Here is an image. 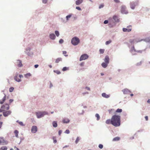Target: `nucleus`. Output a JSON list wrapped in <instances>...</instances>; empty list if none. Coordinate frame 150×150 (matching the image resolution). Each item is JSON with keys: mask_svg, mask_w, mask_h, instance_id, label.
Here are the masks:
<instances>
[{"mask_svg": "<svg viewBox=\"0 0 150 150\" xmlns=\"http://www.w3.org/2000/svg\"><path fill=\"white\" fill-rule=\"evenodd\" d=\"M47 0H42V2L43 3L46 4L47 3Z\"/></svg>", "mask_w": 150, "mask_h": 150, "instance_id": "53", "label": "nucleus"}, {"mask_svg": "<svg viewBox=\"0 0 150 150\" xmlns=\"http://www.w3.org/2000/svg\"><path fill=\"white\" fill-rule=\"evenodd\" d=\"M59 43L60 44H62V43H63L64 42V40H62V39H61L60 40H59Z\"/></svg>", "mask_w": 150, "mask_h": 150, "instance_id": "50", "label": "nucleus"}, {"mask_svg": "<svg viewBox=\"0 0 150 150\" xmlns=\"http://www.w3.org/2000/svg\"><path fill=\"white\" fill-rule=\"evenodd\" d=\"M24 139V138L23 137L20 138V141L19 143V144H20L21 142Z\"/></svg>", "mask_w": 150, "mask_h": 150, "instance_id": "49", "label": "nucleus"}, {"mask_svg": "<svg viewBox=\"0 0 150 150\" xmlns=\"http://www.w3.org/2000/svg\"><path fill=\"white\" fill-rule=\"evenodd\" d=\"M104 50L103 49H100L99 50V52L100 54H103L104 52Z\"/></svg>", "mask_w": 150, "mask_h": 150, "instance_id": "36", "label": "nucleus"}, {"mask_svg": "<svg viewBox=\"0 0 150 150\" xmlns=\"http://www.w3.org/2000/svg\"><path fill=\"white\" fill-rule=\"evenodd\" d=\"M14 88L13 87H11L9 88V91L11 92H12L13 90H14Z\"/></svg>", "mask_w": 150, "mask_h": 150, "instance_id": "42", "label": "nucleus"}, {"mask_svg": "<svg viewBox=\"0 0 150 150\" xmlns=\"http://www.w3.org/2000/svg\"><path fill=\"white\" fill-rule=\"evenodd\" d=\"M31 74L30 73H27L26 74H25L24 75L25 77L26 78H28L29 77L31 76Z\"/></svg>", "mask_w": 150, "mask_h": 150, "instance_id": "30", "label": "nucleus"}, {"mask_svg": "<svg viewBox=\"0 0 150 150\" xmlns=\"http://www.w3.org/2000/svg\"><path fill=\"white\" fill-rule=\"evenodd\" d=\"M108 20H105L104 22V23L105 24H107L108 23Z\"/></svg>", "mask_w": 150, "mask_h": 150, "instance_id": "57", "label": "nucleus"}, {"mask_svg": "<svg viewBox=\"0 0 150 150\" xmlns=\"http://www.w3.org/2000/svg\"><path fill=\"white\" fill-rule=\"evenodd\" d=\"M88 58V56L86 54L82 55L80 57L79 60L81 61L87 59Z\"/></svg>", "mask_w": 150, "mask_h": 150, "instance_id": "6", "label": "nucleus"}, {"mask_svg": "<svg viewBox=\"0 0 150 150\" xmlns=\"http://www.w3.org/2000/svg\"><path fill=\"white\" fill-rule=\"evenodd\" d=\"M70 121V120L68 118L64 119L62 120V122L64 124H67Z\"/></svg>", "mask_w": 150, "mask_h": 150, "instance_id": "15", "label": "nucleus"}, {"mask_svg": "<svg viewBox=\"0 0 150 150\" xmlns=\"http://www.w3.org/2000/svg\"><path fill=\"white\" fill-rule=\"evenodd\" d=\"M62 130H60L58 131V135L59 136H60L62 132Z\"/></svg>", "mask_w": 150, "mask_h": 150, "instance_id": "46", "label": "nucleus"}, {"mask_svg": "<svg viewBox=\"0 0 150 150\" xmlns=\"http://www.w3.org/2000/svg\"><path fill=\"white\" fill-rule=\"evenodd\" d=\"M14 148H16V149L15 150H19V149L16 146H14Z\"/></svg>", "mask_w": 150, "mask_h": 150, "instance_id": "63", "label": "nucleus"}, {"mask_svg": "<svg viewBox=\"0 0 150 150\" xmlns=\"http://www.w3.org/2000/svg\"><path fill=\"white\" fill-rule=\"evenodd\" d=\"M145 118L146 121H148V117L147 116H146L145 117Z\"/></svg>", "mask_w": 150, "mask_h": 150, "instance_id": "56", "label": "nucleus"}, {"mask_svg": "<svg viewBox=\"0 0 150 150\" xmlns=\"http://www.w3.org/2000/svg\"><path fill=\"white\" fill-rule=\"evenodd\" d=\"M111 42V40H110L109 41H107L105 42V44L106 45H108Z\"/></svg>", "mask_w": 150, "mask_h": 150, "instance_id": "41", "label": "nucleus"}, {"mask_svg": "<svg viewBox=\"0 0 150 150\" xmlns=\"http://www.w3.org/2000/svg\"><path fill=\"white\" fill-rule=\"evenodd\" d=\"M114 1L116 3H118L120 2V1L119 0H114Z\"/></svg>", "mask_w": 150, "mask_h": 150, "instance_id": "59", "label": "nucleus"}, {"mask_svg": "<svg viewBox=\"0 0 150 150\" xmlns=\"http://www.w3.org/2000/svg\"><path fill=\"white\" fill-rule=\"evenodd\" d=\"M11 113V110L5 111L3 112V114L4 116L7 117Z\"/></svg>", "mask_w": 150, "mask_h": 150, "instance_id": "7", "label": "nucleus"}, {"mask_svg": "<svg viewBox=\"0 0 150 150\" xmlns=\"http://www.w3.org/2000/svg\"><path fill=\"white\" fill-rule=\"evenodd\" d=\"M31 132L33 133H36L38 131L37 127L36 126H33L31 128Z\"/></svg>", "mask_w": 150, "mask_h": 150, "instance_id": "10", "label": "nucleus"}, {"mask_svg": "<svg viewBox=\"0 0 150 150\" xmlns=\"http://www.w3.org/2000/svg\"><path fill=\"white\" fill-rule=\"evenodd\" d=\"M50 37L51 39L54 40L55 39L56 36L54 34L52 33L50 35Z\"/></svg>", "mask_w": 150, "mask_h": 150, "instance_id": "21", "label": "nucleus"}, {"mask_svg": "<svg viewBox=\"0 0 150 150\" xmlns=\"http://www.w3.org/2000/svg\"><path fill=\"white\" fill-rule=\"evenodd\" d=\"M52 139L53 140V142L54 144H55L57 142V140L56 137L53 136L52 137Z\"/></svg>", "mask_w": 150, "mask_h": 150, "instance_id": "31", "label": "nucleus"}, {"mask_svg": "<svg viewBox=\"0 0 150 150\" xmlns=\"http://www.w3.org/2000/svg\"><path fill=\"white\" fill-rule=\"evenodd\" d=\"M4 106H1L0 109V112H4L5 111L3 110V108L4 107Z\"/></svg>", "mask_w": 150, "mask_h": 150, "instance_id": "33", "label": "nucleus"}, {"mask_svg": "<svg viewBox=\"0 0 150 150\" xmlns=\"http://www.w3.org/2000/svg\"><path fill=\"white\" fill-rule=\"evenodd\" d=\"M114 110L113 109H111L109 110H108V111L110 114H111L112 113V111H114Z\"/></svg>", "mask_w": 150, "mask_h": 150, "instance_id": "45", "label": "nucleus"}, {"mask_svg": "<svg viewBox=\"0 0 150 150\" xmlns=\"http://www.w3.org/2000/svg\"><path fill=\"white\" fill-rule=\"evenodd\" d=\"M112 118L111 119H108L105 121V123L107 124H112Z\"/></svg>", "mask_w": 150, "mask_h": 150, "instance_id": "20", "label": "nucleus"}, {"mask_svg": "<svg viewBox=\"0 0 150 150\" xmlns=\"http://www.w3.org/2000/svg\"><path fill=\"white\" fill-rule=\"evenodd\" d=\"M130 52L133 55H135L136 53H135L134 52L142 53V50L136 51L134 47L133 46L132 49L130 50Z\"/></svg>", "mask_w": 150, "mask_h": 150, "instance_id": "4", "label": "nucleus"}, {"mask_svg": "<svg viewBox=\"0 0 150 150\" xmlns=\"http://www.w3.org/2000/svg\"><path fill=\"white\" fill-rule=\"evenodd\" d=\"M138 1H136L134 2H131L130 4V6L131 8L132 9H134L135 6L138 5Z\"/></svg>", "mask_w": 150, "mask_h": 150, "instance_id": "8", "label": "nucleus"}, {"mask_svg": "<svg viewBox=\"0 0 150 150\" xmlns=\"http://www.w3.org/2000/svg\"><path fill=\"white\" fill-rule=\"evenodd\" d=\"M4 96L2 98V99L0 100V104H3L6 100V94H4Z\"/></svg>", "mask_w": 150, "mask_h": 150, "instance_id": "17", "label": "nucleus"}, {"mask_svg": "<svg viewBox=\"0 0 150 150\" xmlns=\"http://www.w3.org/2000/svg\"><path fill=\"white\" fill-rule=\"evenodd\" d=\"M104 6V5L103 4H100L99 6V8H101L103 7Z\"/></svg>", "mask_w": 150, "mask_h": 150, "instance_id": "48", "label": "nucleus"}, {"mask_svg": "<svg viewBox=\"0 0 150 150\" xmlns=\"http://www.w3.org/2000/svg\"><path fill=\"white\" fill-rule=\"evenodd\" d=\"M134 40H129V42L131 43H133L134 42Z\"/></svg>", "mask_w": 150, "mask_h": 150, "instance_id": "58", "label": "nucleus"}, {"mask_svg": "<svg viewBox=\"0 0 150 150\" xmlns=\"http://www.w3.org/2000/svg\"><path fill=\"white\" fill-rule=\"evenodd\" d=\"M54 71L58 74H60L61 73V72L59 71Z\"/></svg>", "mask_w": 150, "mask_h": 150, "instance_id": "47", "label": "nucleus"}, {"mask_svg": "<svg viewBox=\"0 0 150 150\" xmlns=\"http://www.w3.org/2000/svg\"><path fill=\"white\" fill-rule=\"evenodd\" d=\"M134 139V136L131 137L129 138V139Z\"/></svg>", "mask_w": 150, "mask_h": 150, "instance_id": "62", "label": "nucleus"}, {"mask_svg": "<svg viewBox=\"0 0 150 150\" xmlns=\"http://www.w3.org/2000/svg\"><path fill=\"white\" fill-rule=\"evenodd\" d=\"M121 11L122 13L127 14V12L125 10V6H122L121 9Z\"/></svg>", "mask_w": 150, "mask_h": 150, "instance_id": "12", "label": "nucleus"}, {"mask_svg": "<svg viewBox=\"0 0 150 150\" xmlns=\"http://www.w3.org/2000/svg\"><path fill=\"white\" fill-rule=\"evenodd\" d=\"M120 138L119 137H116L115 138H114L113 139L112 141H118L120 140Z\"/></svg>", "mask_w": 150, "mask_h": 150, "instance_id": "27", "label": "nucleus"}, {"mask_svg": "<svg viewBox=\"0 0 150 150\" xmlns=\"http://www.w3.org/2000/svg\"><path fill=\"white\" fill-rule=\"evenodd\" d=\"M71 16V14H70V15H68V16H66V18H67V20H68L69 19V18H70Z\"/></svg>", "mask_w": 150, "mask_h": 150, "instance_id": "44", "label": "nucleus"}, {"mask_svg": "<svg viewBox=\"0 0 150 150\" xmlns=\"http://www.w3.org/2000/svg\"><path fill=\"white\" fill-rule=\"evenodd\" d=\"M16 65L19 67H22V64L21 61L19 60H17L16 62Z\"/></svg>", "mask_w": 150, "mask_h": 150, "instance_id": "13", "label": "nucleus"}, {"mask_svg": "<svg viewBox=\"0 0 150 150\" xmlns=\"http://www.w3.org/2000/svg\"><path fill=\"white\" fill-rule=\"evenodd\" d=\"M34 67L35 68H36L38 67V64H35V65Z\"/></svg>", "mask_w": 150, "mask_h": 150, "instance_id": "61", "label": "nucleus"}, {"mask_svg": "<svg viewBox=\"0 0 150 150\" xmlns=\"http://www.w3.org/2000/svg\"><path fill=\"white\" fill-rule=\"evenodd\" d=\"M95 117L97 118V120L98 121L100 120V117L99 114L98 113H96L95 115Z\"/></svg>", "mask_w": 150, "mask_h": 150, "instance_id": "29", "label": "nucleus"}, {"mask_svg": "<svg viewBox=\"0 0 150 150\" xmlns=\"http://www.w3.org/2000/svg\"><path fill=\"white\" fill-rule=\"evenodd\" d=\"M108 64L105 62H103L101 64L102 67L104 68H106L108 66Z\"/></svg>", "mask_w": 150, "mask_h": 150, "instance_id": "23", "label": "nucleus"}, {"mask_svg": "<svg viewBox=\"0 0 150 150\" xmlns=\"http://www.w3.org/2000/svg\"><path fill=\"white\" fill-rule=\"evenodd\" d=\"M112 125L113 126L117 127L120 125L121 117L120 116L116 115H114L112 117Z\"/></svg>", "mask_w": 150, "mask_h": 150, "instance_id": "1", "label": "nucleus"}, {"mask_svg": "<svg viewBox=\"0 0 150 150\" xmlns=\"http://www.w3.org/2000/svg\"><path fill=\"white\" fill-rule=\"evenodd\" d=\"M76 9L77 10H79V11L81 10V8L79 7V6L76 7Z\"/></svg>", "mask_w": 150, "mask_h": 150, "instance_id": "52", "label": "nucleus"}, {"mask_svg": "<svg viewBox=\"0 0 150 150\" xmlns=\"http://www.w3.org/2000/svg\"><path fill=\"white\" fill-rule=\"evenodd\" d=\"M103 97L105 98H108L110 97V94H101Z\"/></svg>", "mask_w": 150, "mask_h": 150, "instance_id": "24", "label": "nucleus"}, {"mask_svg": "<svg viewBox=\"0 0 150 150\" xmlns=\"http://www.w3.org/2000/svg\"><path fill=\"white\" fill-rule=\"evenodd\" d=\"M53 126L55 128H56L57 126V121H53L52 122Z\"/></svg>", "mask_w": 150, "mask_h": 150, "instance_id": "22", "label": "nucleus"}, {"mask_svg": "<svg viewBox=\"0 0 150 150\" xmlns=\"http://www.w3.org/2000/svg\"><path fill=\"white\" fill-rule=\"evenodd\" d=\"M122 109H121L118 108L115 111L116 112L121 113L122 112Z\"/></svg>", "mask_w": 150, "mask_h": 150, "instance_id": "32", "label": "nucleus"}, {"mask_svg": "<svg viewBox=\"0 0 150 150\" xmlns=\"http://www.w3.org/2000/svg\"><path fill=\"white\" fill-rule=\"evenodd\" d=\"M64 133L67 134H69L70 133V131L69 129H67L64 132Z\"/></svg>", "mask_w": 150, "mask_h": 150, "instance_id": "43", "label": "nucleus"}, {"mask_svg": "<svg viewBox=\"0 0 150 150\" xmlns=\"http://www.w3.org/2000/svg\"><path fill=\"white\" fill-rule=\"evenodd\" d=\"M71 42L73 45H78L79 43L80 40L78 38L74 37L72 39Z\"/></svg>", "mask_w": 150, "mask_h": 150, "instance_id": "3", "label": "nucleus"}, {"mask_svg": "<svg viewBox=\"0 0 150 150\" xmlns=\"http://www.w3.org/2000/svg\"><path fill=\"white\" fill-rule=\"evenodd\" d=\"M79 137H77L76 138V141H75V143L77 144L78 142L79 141Z\"/></svg>", "mask_w": 150, "mask_h": 150, "instance_id": "38", "label": "nucleus"}, {"mask_svg": "<svg viewBox=\"0 0 150 150\" xmlns=\"http://www.w3.org/2000/svg\"><path fill=\"white\" fill-rule=\"evenodd\" d=\"M3 124V122H0V129L2 127V125Z\"/></svg>", "mask_w": 150, "mask_h": 150, "instance_id": "60", "label": "nucleus"}, {"mask_svg": "<svg viewBox=\"0 0 150 150\" xmlns=\"http://www.w3.org/2000/svg\"><path fill=\"white\" fill-rule=\"evenodd\" d=\"M62 61V59L61 58H58L55 60V62L56 63H58L59 62Z\"/></svg>", "mask_w": 150, "mask_h": 150, "instance_id": "25", "label": "nucleus"}, {"mask_svg": "<svg viewBox=\"0 0 150 150\" xmlns=\"http://www.w3.org/2000/svg\"><path fill=\"white\" fill-rule=\"evenodd\" d=\"M48 115V113L46 111L38 112H36V115L38 118H41L45 115Z\"/></svg>", "mask_w": 150, "mask_h": 150, "instance_id": "2", "label": "nucleus"}, {"mask_svg": "<svg viewBox=\"0 0 150 150\" xmlns=\"http://www.w3.org/2000/svg\"><path fill=\"white\" fill-rule=\"evenodd\" d=\"M83 1V0H77L76 1V5H79L82 3Z\"/></svg>", "mask_w": 150, "mask_h": 150, "instance_id": "19", "label": "nucleus"}, {"mask_svg": "<svg viewBox=\"0 0 150 150\" xmlns=\"http://www.w3.org/2000/svg\"><path fill=\"white\" fill-rule=\"evenodd\" d=\"M109 61L110 59L108 56L107 55L106 56L104 59L105 62L108 64L109 63Z\"/></svg>", "mask_w": 150, "mask_h": 150, "instance_id": "14", "label": "nucleus"}, {"mask_svg": "<svg viewBox=\"0 0 150 150\" xmlns=\"http://www.w3.org/2000/svg\"><path fill=\"white\" fill-rule=\"evenodd\" d=\"M14 133L15 136L17 137H18V134L19 133L18 131L17 130H15L14 131Z\"/></svg>", "mask_w": 150, "mask_h": 150, "instance_id": "26", "label": "nucleus"}, {"mask_svg": "<svg viewBox=\"0 0 150 150\" xmlns=\"http://www.w3.org/2000/svg\"><path fill=\"white\" fill-rule=\"evenodd\" d=\"M69 69V68L66 67H64L63 68L62 70L63 71H65Z\"/></svg>", "mask_w": 150, "mask_h": 150, "instance_id": "39", "label": "nucleus"}, {"mask_svg": "<svg viewBox=\"0 0 150 150\" xmlns=\"http://www.w3.org/2000/svg\"><path fill=\"white\" fill-rule=\"evenodd\" d=\"M84 63L83 62L81 63V64H80V65L81 67H83L84 66Z\"/></svg>", "mask_w": 150, "mask_h": 150, "instance_id": "54", "label": "nucleus"}, {"mask_svg": "<svg viewBox=\"0 0 150 150\" xmlns=\"http://www.w3.org/2000/svg\"><path fill=\"white\" fill-rule=\"evenodd\" d=\"M124 94H129L131 91L127 89H125L122 91Z\"/></svg>", "mask_w": 150, "mask_h": 150, "instance_id": "16", "label": "nucleus"}, {"mask_svg": "<svg viewBox=\"0 0 150 150\" xmlns=\"http://www.w3.org/2000/svg\"><path fill=\"white\" fill-rule=\"evenodd\" d=\"M55 33L57 37H58L59 36V32L58 31H55Z\"/></svg>", "mask_w": 150, "mask_h": 150, "instance_id": "37", "label": "nucleus"}, {"mask_svg": "<svg viewBox=\"0 0 150 150\" xmlns=\"http://www.w3.org/2000/svg\"><path fill=\"white\" fill-rule=\"evenodd\" d=\"M2 106H4L3 109L4 111H6V110H8L9 109V106L7 103L4 105H3Z\"/></svg>", "mask_w": 150, "mask_h": 150, "instance_id": "11", "label": "nucleus"}, {"mask_svg": "<svg viewBox=\"0 0 150 150\" xmlns=\"http://www.w3.org/2000/svg\"><path fill=\"white\" fill-rule=\"evenodd\" d=\"M13 101V99H10L9 100V103L11 104L12 103Z\"/></svg>", "mask_w": 150, "mask_h": 150, "instance_id": "51", "label": "nucleus"}, {"mask_svg": "<svg viewBox=\"0 0 150 150\" xmlns=\"http://www.w3.org/2000/svg\"><path fill=\"white\" fill-rule=\"evenodd\" d=\"M98 147L100 149H101L103 148V146L102 144H99Z\"/></svg>", "mask_w": 150, "mask_h": 150, "instance_id": "35", "label": "nucleus"}, {"mask_svg": "<svg viewBox=\"0 0 150 150\" xmlns=\"http://www.w3.org/2000/svg\"><path fill=\"white\" fill-rule=\"evenodd\" d=\"M1 144L2 143V145H7L8 143V142L7 141L5 140L4 139H3L2 141L1 140Z\"/></svg>", "mask_w": 150, "mask_h": 150, "instance_id": "18", "label": "nucleus"}, {"mask_svg": "<svg viewBox=\"0 0 150 150\" xmlns=\"http://www.w3.org/2000/svg\"><path fill=\"white\" fill-rule=\"evenodd\" d=\"M7 147L6 146H4L1 147L0 148V150H7Z\"/></svg>", "mask_w": 150, "mask_h": 150, "instance_id": "28", "label": "nucleus"}, {"mask_svg": "<svg viewBox=\"0 0 150 150\" xmlns=\"http://www.w3.org/2000/svg\"><path fill=\"white\" fill-rule=\"evenodd\" d=\"M19 124L21 126H25V125L23 124L22 122L20 121L19 122Z\"/></svg>", "mask_w": 150, "mask_h": 150, "instance_id": "40", "label": "nucleus"}, {"mask_svg": "<svg viewBox=\"0 0 150 150\" xmlns=\"http://www.w3.org/2000/svg\"><path fill=\"white\" fill-rule=\"evenodd\" d=\"M127 96H126L125 98L126 99H127L128 100H129L130 99V97L129 96V94H126Z\"/></svg>", "mask_w": 150, "mask_h": 150, "instance_id": "34", "label": "nucleus"}, {"mask_svg": "<svg viewBox=\"0 0 150 150\" xmlns=\"http://www.w3.org/2000/svg\"><path fill=\"white\" fill-rule=\"evenodd\" d=\"M18 74H16L14 77V79L16 81L18 82H20L21 81V78L23 77V76L22 75H20L19 76V77L20 79H19L18 77Z\"/></svg>", "mask_w": 150, "mask_h": 150, "instance_id": "5", "label": "nucleus"}, {"mask_svg": "<svg viewBox=\"0 0 150 150\" xmlns=\"http://www.w3.org/2000/svg\"><path fill=\"white\" fill-rule=\"evenodd\" d=\"M147 102L148 103H150V99H149L147 100Z\"/></svg>", "mask_w": 150, "mask_h": 150, "instance_id": "64", "label": "nucleus"}, {"mask_svg": "<svg viewBox=\"0 0 150 150\" xmlns=\"http://www.w3.org/2000/svg\"><path fill=\"white\" fill-rule=\"evenodd\" d=\"M84 110H82V113H79L78 114H79V115H83V114H84Z\"/></svg>", "mask_w": 150, "mask_h": 150, "instance_id": "55", "label": "nucleus"}, {"mask_svg": "<svg viewBox=\"0 0 150 150\" xmlns=\"http://www.w3.org/2000/svg\"><path fill=\"white\" fill-rule=\"evenodd\" d=\"M132 27L129 25L127 27V28H123V31L124 32H129L132 30Z\"/></svg>", "mask_w": 150, "mask_h": 150, "instance_id": "9", "label": "nucleus"}]
</instances>
